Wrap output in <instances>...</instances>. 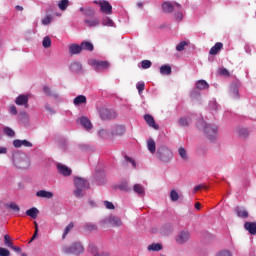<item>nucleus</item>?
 <instances>
[{
  "mask_svg": "<svg viewBox=\"0 0 256 256\" xmlns=\"http://www.w3.org/2000/svg\"><path fill=\"white\" fill-rule=\"evenodd\" d=\"M42 45L44 49H49V47H51V38H49V36H45L42 41Z\"/></svg>",
  "mask_w": 256,
  "mask_h": 256,
  "instance_id": "nucleus-42",
  "label": "nucleus"
},
{
  "mask_svg": "<svg viewBox=\"0 0 256 256\" xmlns=\"http://www.w3.org/2000/svg\"><path fill=\"white\" fill-rule=\"evenodd\" d=\"M209 109L212 111V113H215L216 111H219V105L217 104V100L212 99L209 102Z\"/></svg>",
  "mask_w": 256,
  "mask_h": 256,
  "instance_id": "nucleus-38",
  "label": "nucleus"
},
{
  "mask_svg": "<svg viewBox=\"0 0 256 256\" xmlns=\"http://www.w3.org/2000/svg\"><path fill=\"white\" fill-rule=\"evenodd\" d=\"M10 249H12L13 251H15L16 253H21V248L17 247V246H14L12 244V246H10Z\"/></svg>",
  "mask_w": 256,
  "mask_h": 256,
  "instance_id": "nucleus-62",
  "label": "nucleus"
},
{
  "mask_svg": "<svg viewBox=\"0 0 256 256\" xmlns=\"http://www.w3.org/2000/svg\"><path fill=\"white\" fill-rule=\"evenodd\" d=\"M238 133L241 137H247V135H249V131H247V129H240Z\"/></svg>",
  "mask_w": 256,
  "mask_h": 256,
  "instance_id": "nucleus-58",
  "label": "nucleus"
},
{
  "mask_svg": "<svg viewBox=\"0 0 256 256\" xmlns=\"http://www.w3.org/2000/svg\"><path fill=\"white\" fill-rule=\"evenodd\" d=\"M20 115L23 119H29V114H27V112H21Z\"/></svg>",
  "mask_w": 256,
  "mask_h": 256,
  "instance_id": "nucleus-64",
  "label": "nucleus"
},
{
  "mask_svg": "<svg viewBox=\"0 0 256 256\" xmlns=\"http://www.w3.org/2000/svg\"><path fill=\"white\" fill-rule=\"evenodd\" d=\"M103 203H104V206L106 207V209H110V210L115 209V205H113V202L104 201Z\"/></svg>",
  "mask_w": 256,
  "mask_h": 256,
  "instance_id": "nucleus-56",
  "label": "nucleus"
},
{
  "mask_svg": "<svg viewBox=\"0 0 256 256\" xmlns=\"http://www.w3.org/2000/svg\"><path fill=\"white\" fill-rule=\"evenodd\" d=\"M43 92L45 93V95H48V97H57V94L51 91V88L47 86L43 88Z\"/></svg>",
  "mask_w": 256,
  "mask_h": 256,
  "instance_id": "nucleus-44",
  "label": "nucleus"
},
{
  "mask_svg": "<svg viewBox=\"0 0 256 256\" xmlns=\"http://www.w3.org/2000/svg\"><path fill=\"white\" fill-rule=\"evenodd\" d=\"M235 213L240 217L241 219H247L249 217V212H247V209L244 207H236Z\"/></svg>",
  "mask_w": 256,
  "mask_h": 256,
  "instance_id": "nucleus-22",
  "label": "nucleus"
},
{
  "mask_svg": "<svg viewBox=\"0 0 256 256\" xmlns=\"http://www.w3.org/2000/svg\"><path fill=\"white\" fill-rule=\"evenodd\" d=\"M189 123H191V118L189 117H182L178 120V124L181 127H189Z\"/></svg>",
  "mask_w": 256,
  "mask_h": 256,
  "instance_id": "nucleus-36",
  "label": "nucleus"
},
{
  "mask_svg": "<svg viewBox=\"0 0 256 256\" xmlns=\"http://www.w3.org/2000/svg\"><path fill=\"white\" fill-rule=\"evenodd\" d=\"M12 161L16 169H29V166L31 165V161H29V157L26 156L25 153H21V152L14 153L12 156Z\"/></svg>",
  "mask_w": 256,
  "mask_h": 256,
  "instance_id": "nucleus-1",
  "label": "nucleus"
},
{
  "mask_svg": "<svg viewBox=\"0 0 256 256\" xmlns=\"http://www.w3.org/2000/svg\"><path fill=\"white\" fill-rule=\"evenodd\" d=\"M74 195L77 199H81L85 196V191L89 189V182L85 178L75 177L74 178Z\"/></svg>",
  "mask_w": 256,
  "mask_h": 256,
  "instance_id": "nucleus-2",
  "label": "nucleus"
},
{
  "mask_svg": "<svg viewBox=\"0 0 256 256\" xmlns=\"http://www.w3.org/2000/svg\"><path fill=\"white\" fill-rule=\"evenodd\" d=\"M161 75H171V66L169 65H162L160 67Z\"/></svg>",
  "mask_w": 256,
  "mask_h": 256,
  "instance_id": "nucleus-39",
  "label": "nucleus"
},
{
  "mask_svg": "<svg viewBox=\"0 0 256 256\" xmlns=\"http://www.w3.org/2000/svg\"><path fill=\"white\" fill-rule=\"evenodd\" d=\"M4 245H6V247H13V242L11 241V237L9 235H4Z\"/></svg>",
  "mask_w": 256,
  "mask_h": 256,
  "instance_id": "nucleus-45",
  "label": "nucleus"
},
{
  "mask_svg": "<svg viewBox=\"0 0 256 256\" xmlns=\"http://www.w3.org/2000/svg\"><path fill=\"white\" fill-rule=\"evenodd\" d=\"M198 127H203L204 133L210 141H215L217 139V133H219V127L215 124H207L205 121L201 120L198 122Z\"/></svg>",
  "mask_w": 256,
  "mask_h": 256,
  "instance_id": "nucleus-3",
  "label": "nucleus"
},
{
  "mask_svg": "<svg viewBox=\"0 0 256 256\" xmlns=\"http://www.w3.org/2000/svg\"><path fill=\"white\" fill-rule=\"evenodd\" d=\"M110 132L112 137H121L125 135V126L116 124L110 128Z\"/></svg>",
  "mask_w": 256,
  "mask_h": 256,
  "instance_id": "nucleus-8",
  "label": "nucleus"
},
{
  "mask_svg": "<svg viewBox=\"0 0 256 256\" xmlns=\"http://www.w3.org/2000/svg\"><path fill=\"white\" fill-rule=\"evenodd\" d=\"M147 149L152 154L155 155V152L157 151V146L155 144V140L153 138H149L147 140Z\"/></svg>",
  "mask_w": 256,
  "mask_h": 256,
  "instance_id": "nucleus-23",
  "label": "nucleus"
},
{
  "mask_svg": "<svg viewBox=\"0 0 256 256\" xmlns=\"http://www.w3.org/2000/svg\"><path fill=\"white\" fill-rule=\"evenodd\" d=\"M26 215L32 219H37V215H39V209L36 207L30 208L26 211Z\"/></svg>",
  "mask_w": 256,
  "mask_h": 256,
  "instance_id": "nucleus-31",
  "label": "nucleus"
},
{
  "mask_svg": "<svg viewBox=\"0 0 256 256\" xmlns=\"http://www.w3.org/2000/svg\"><path fill=\"white\" fill-rule=\"evenodd\" d=\"M52 21H53V16L52 15H46L42 19L41 23H42V25H51Z\"/></svg>",
  "mask_w": 256,
  "mask_h": 256,
  "instance_id": "nucleus-41",
  "label": "nucleus"
},
{
  "mask_svg": "<svg viewBox=\"0 0 256 256\" xmlns=\"http://www.w3.org/2000/svg\"><path fill=\"white\" fill-rule=\"evenodd\" d=\"M216 256H233V254H231V251L229 250H223L218 252Z\"/></svg>",
  "mask_w": 256,
  "mask_h": 256,
  "instance_id": "nucleus-54",
  "label": "nucleus"
},
{
  "mask_svg": "<svg viewBox=\"0 0 256 256\" xmlns=\"http://www.w3.org/2000/svg\"><path fill=\"white\" fill-rule=\"evenodd\" d=\"M106 223H110L112 227H121L123 225V222L121 221V218L111 215L108 218L105 219Z\"/></svg>",
  "mask_w": 256,
  "mask_h": 256,
  "instance_id": "nucleus-14",
  "label": "nucleus"
},
{
  "mask_svg": "<svg viewBox=\"0 0 256 256\" xmlns=\"http://www.w3.org/2000/svg\"><path fill=\"white\" fill-rule=\"evenodd\" d=\"M84 23L87 27H99L100 25L98 18H86Z\"/></svg>",
  "mask_w": 256,
  "mask_h": 256,
  "instance_id": "nucleus-24",
  "label": "nucleus"
},
{
  "mask_svg": "<svg viewBox=\"0 0 256 256\" xmlns=\"http://www.w3.org/2000/svg\"><path fill=\"white\" fill-rule=\"evenodd\" d=\"M137 90L139 95H141V93H143V91H145V82H138L136 84Z\"/></svg>",
  "mask_w": 256,
  "mask_h": 256,
  "instance_id": "nucleus-48",
  "label": "nucleus"
},
{
  "mask_svg": "<svg viewBox=\"0 0 256 256\" xmlns=\"http://www.w3.org/2000/svg\"><path fill=\"white\" fill-rule=\"evenodd\" d=\"M13 146L16 148V149H20V147H33V143H31L30 141L28 140H19V139H16L13 141Z\"/></svg>",
  "mask_w": 256,
  "mask_h": 256,
  "instance_id": "nucleus-16",
  "label": "nucleus"
},
{
  "mask_svg": "<svg viewBox=\"0 0 256 256\" xmlns=\"http://www.w3.org/2000/svg\"><path fill=\"white\" fill-rule=\"evenodd\" d=\"M170 199H171V201H178L179 200V193H177L175 190H171Z\"/></svg>",
  "mask_w": 256,
  "mask_h": 256,
  "instance_id": "nucleus-49",
  "label": "nucleus"
},
{
  "mask_svg": "<svg viewBox=\"0 0 256 256\" xmlns=\"http://www.w3.org/2000/svg\"><path fill=\"white\" fill-rule=\"evenodd\" d=\"M144 121L149 127H152V129L159 131V124L155 123V118H153L150 114L144 115Z\"/></svg>",
  "mask_w": 256,
  "mask_h": 256,
  "instance_id": "nucleus-15",
  "label": "nucleus"
},
{
  "mask_svg": "<svg viewBox=\"0 0 256 256\" xmlns=\"http://www.w3.org/2000/svg\"><path fill=\"white\" fill-rule=\"evenodd\" d=\"M15 103L19 105L20 107H29V96L25 94H20L15 99Z\"/></svg>",
  "mask_w": 256,
  "mask_h": 256,
  "instance_id": "nucleus-12",
  "label": "nucleus"
},
{
  "mask_svg": "<svg viewBox=\"0 0 256 256\" xmlns=\"http://www.w3.org/2000/svg\"><path fill=\"white\" fill-rule=\"evenodd\" d=\"M196 89H199L200 91L209 89V83H207V81L205 80H198L196 82Z\"/></svg>",
  "mask_w": 256,
  "mask_h": 256,
  "instance_id": "nucleus-32",
  "label": "nucleus"
},
{
  "mask_svg": "<svg viewBox=\"0 0 256 256\" xmlns=\"http://www.w3.org/2000/svg\"><path fill=\"white\" fill-rule=\"evenodd\" d=\"M156 156L163 163H169L173 159V151L165 146H161L157 149Z\"/></svg>",
  "mask_w": 256,
  "mask_h": 256,
  "instance_id": "nucleus-4",
  "label": "nucleus"
},
{
  "mask_svg": "<svg viewBox=\"0 0 256 256\" xmlns=\"http://www.w3.org/2000/svg\"><path fill=\"white\" fill-rule=\"evenodd\" d=\"M67 7H69V0L58 1V8L60 11H67Z\"/></svg>",
  "mask_w": 256,
  "mask_h": 256,
  "instance_id": "nucleus-37",
  "label": "nucleus"
},
{
  "mask_svg": "<svg viewBox=\"0 0 256 256\" xmlns=\"http://www.w3.org/2000/svg\"><path fill=\"white\" fill-rule=\"evenodd\" d=\"M9 113H10V115H17V113H18L17 107L15 105H10L9 106Z\"/></svg>",
  "mask_w": 256,
  "mask_h": 256,
  "instance_id": "nucleus-55",
  "label": "nucleus"
},
{
  "mask_svg": "<svg viewBox=\"0 0 256 256\" xmlns=\"http://www.w3.org/2000/svg\"><path fill=\"white\" fill-rule=\"evenodd\" d=\"M189 239H191V234H189L188 231H182L176 237V243H178V245H185Z\"/></svg>",
  "mask_w": 256,
  "mask_h": 256,
  "instance_id": "nucleus-10",
  "label": "nucleus"
},
{
  "mask_svg": "<svg viewBox=\"0 0 256 256\" xmlns=\"http://www.w3.org/2000/svg\"><path fill=\"white\" fill-rule=\"evenodd\" d=\"M152 63L149 60H143L141 62L142 69H149L151 67Z\"/></svg>",
  "mask_w": 256,
  "mask_h": 256,
  "instance_id": "nucleus-51",
  "label": "nucleus"
},
{
  "mask_svg": "<svg viewBox=\"0 0 256 256\" xmlns=\"http://www.w3.org/2000/svg\"><path fill=\"white\" fill-rule=\"evenodd\" d=\"M82 48L81 45L79 44H71L69 46V53L70 55H79V53H81Z\"/></svg>",
  "mask_w": 256,
  "mask_h": 256,
  "instance_id": "nucleus-25",
  "label": "nucleus"
},
{
  "mask_svg": "<svg viewBox=\"0 0 256 256\" xmlns=\"http://www.w3.org/2000/svg\"><path fill=\"white\" fill-rule=\"evenodd\" d=\"M0 256H11V252L3 247H0Z\"/></svg>",
  "mask_w": 256,
  "mask_h": 256,
  "instance_id": "nucleus-52",
  "label": "nucleus"
},
{
  "mask_svg": "<svg viewBox=\"0 0 256 256\" xmlns=\"http://www.w3.org/2000/svg\"><path fill=\"white\" fill-rule=\"evenodd\" d=\"M6 207H8L9 209H11L12 211H16V212H19V211H20L19 205H17L15 202L6 204Z\"/></svg>",
  "mask_w": 256,
  "mask_h": 256,
  "instance_id": "nucleus-47",
  "label": "nucleus"
},
{
  "mask_svg": "<svg viewBox=\"0 0 256 256\" xmlns=\"http://www.w3.org/2000/svg\"><path fill=\"white\" fill-rule=\"evenodd\" d=\"M36 197H39L40 199H53L54 194L51 191L39 190L36 192Z\"/></svg>",
  "mask_w": 256,
  "mask_h": 256,
  "instance_id": "nucleus-17",
  "label": "nucleus"
},
{
  "mask_svg": "<svg viewBox=\"0 0 256 256\" xmlns=\"http://www.w3.org/2000/svg\"><path fill=\"white\" fill-rule=\"evenodd\" d=\"M98 5L100 11L105 13V15H111V13H113V6H111L107 0L100 1Z\"/></svg>",
  "mask_w": 256,
  "mask_h": 256,
  "instance_id": "nucleus-9",
  "label": "nucleus"
},
{
  "mask_svg": "<svg viewBox=\"0 0 256 256\" xmlns=\"http://www.w3.org/2000/svg\"><path fill=\"white\" fill-rule=\"evenodd\" d=\"M125 161H127L128 163H131L132 167L136 168L137 164L135 163V160L129 156H125Z\"/></svg>",
  "mask_w": 256,
  "mask_h": 256,
  "instance_id": "nucleus-57",
  "label": "nucleus"
},
{
  "mask_svg": "<svg viewBox=\"0 0 256 256\" xmlns=\"http://www.w3.org/2000/svg\"><path fill=\"white\" fill-rule=\"evenodd\" d=\"M89 251L93 256H109L107 252L100 251L94 244L89 245Z\"/></svg>",
  "mask_w": 256,
  "mask_h": 256,
  "instance_id": "nucleus-18",
  "label": "nucleus"
},
{
  "mask_svg": "<svg viewBox=\"0 0 256 256\" xmlns=\"http://www.w3.org/2000/svg\"><path fill=\"white\" fill-rule=\"evenodd\" d=\"M220 75H225V76L229 75V70L225 69V68L221 69L220 70Z\"/></svg>",
  "mask_w": 256,
  "mask_h": 256,
  "instance_id": "nucleus-63",
  "label": "nucleus"
},
{
  "mask_svg": "<svg viewBox=\"0 0 256 256\" xmlns=\"http://www.w3.org/2000/svg\"><path fill=\"white\" fill-rule=\"evenodd\" d=\"M148 251H161L163 249V245L160 243H152L147 247Z\"/></svg>",
  "mask_w": 256,
  "mask_h": 256,
  "instance_id": "nucleus-34",
  "label": "nucleus"
},
{
  "mask_svg": "<svg viewBox=\"0 0 256 256\" xmlns=\"http://www.w3.org/2000/svg\"><path fill=\"white\" fill-rule=\"evenodd\" d=\"M101 23H102L103 27H116L115 22L107 16L102 18Z\"/></svg>",
  "mask_w": 256,
  "mask_h": 256,
  "instance_id": "nucleus-33",
  "label": "nucleus"
},
{
  "mask_svg": "<svg viewBox=\"0 0 256 256\" xmlns=\"http://www.w3.org/2000/svg\"><path fill=\"white\" fill-rule=\"evenodd\" d=\"M69 69H70L71 73L77 74V73H81V71H83V66L80 64V62L74 61V62L70 63Z\"/></svg>",
  "mask_w": 256,
  "mask_h": 256,
  "instance_id": "nucleus-19",
  "label": "nucleus"
},
{
  "mask_svg": "<svg viewBox=\"0 0 256 256\" xmlns=\"http://www.w3.org/2000/svg\"><path fill=\"white\" fill-rule=\"evenodd\" d=\"M201 189H205V185L200 184V185L196 186V187L193 189V193H197V191H199V190H201Z\"/></svg>",
  "mask_w": 256,
  "mask_h": 256,
  "instance_id": "nucleus-60",
  "label": "nucleus"
},
{
  "mask_svg": "<svg viewBox=\"0 0 256 256\" xmlns=\"http://www.w3.org/2000/svg\"><path fill=\"white\" fill-rule=\"evenodd\" d=\"M80 46L82 48V51H83V49H84V51H93V49H94L93 43L88 42V41L82 42L80 44Z\"/></svg>",
  "mask_w": 256,
  "mask_h": 256,
  "instance_id": "nucleus-35",
  "label": "nucleus"
},
{
  "mask_svg": "<svg viewBox=\"0 0 256 256\" xmlns=\"http://www.w3.org/2000/svg\"><path fill=\"white\" fill-rule=\"evenodd\" d=\"M99 115L103 121H107L109 119H115L117 117V112L113 109L102 107L99 111Z\"/></svg>",
  "mask_w": 256,
  "mask_h": 256,
  "instance_id": "nucleus-6",
  "label": "nucleus"
},
{
  "mask_svg": "<svg viewBox=\"0 0 256 256\" xmlns=\"http://www.w3.org/2000/svg\"><path fill=\"white\" fill-rule=\"evenodd\" d=\"M3 133L6 134L7 137H15V131L9 126L3 128Z\"/></svg>",
  "mask_w": 256,
  "mask_h": 256,
  "instance_id": "nucleus-40",
  "label": "nucleus"
},
{
  "mask_svg": "<svg viewBox=\"0 0 256 256\" xmlns=\"http://www.w3.org/2000/svg\"><path fill=\"white\" fill-rule=\"evenodd\" d=\"M231 95L233 99H239V90L235 87L231 89Z\"/></svg>",
  "mask_w": 256,
  "mask_h": 256,
  "instance_id": "nucleus-53",
  "label": "nucleus"
},
{
  "mask_svg": "<svg viewBox=\"0 0 256 256\" xmlns=\"http://www.w3.org/2000/svg\"><path fill=\"white\" fill-rule=\"evenodd\" d=\"M244 229L248 231L250 235H256V222H245Z\"/></svg>",
  "mask_w": 256,
  "mask_h": 256,
  "instance_id": "nucleus-20",
  "label": "nucleus"
},
{
  "mask_svg": "<svg viewBox=\"0 0 256 256\" xmlns=\"http://www.w3.org/2000/svg\"><path fill=\"white\" fill-rule=\"evenodd\" d=\"M77 123H80L81 127L85 129L86 131H91L93 129V124L91 123V120L89 118L82 116L78 118Z\"/></svg>",
  "mask_w": 256,
  "mask_h": 256,
  "instance_id": "nucleus-11",
  "label": "nucleus"
},
{
  "mask_svg": "<svg viewBox=\"0 0 256 256\" xmlns=\"http://www.w3.org/2000/svg\"><path fill=\"white\" fill-rule=\"evenodd\" d=\"M63 252L68 255H81V253L85 252V247H83L81 242H75L71 246H65Z\"/></svg>",
  "mask_w": 256,
  "mask_h": 256,
  "instance_id": "nucleus-5",
  "label": "nucleus"
},
{
  "mask_svg": "<svg viewBox=\"0 0 256 256\" xmlns=\"http://www.w3.org/2000/svg\"><path fill=\"white\" fill-rule=\"evenodd\" d=\"M134 192L137 193L139 197H144L145 196V187L141 184H135L134 187Z\"/></svg>",
  "mask_w": 256,
  "mask_h": 256,
  "instance_id": "nucleus-28",
  "label": "nucleus"
},
{
  "mask_svg": "<svg viewBox=\"0 0 256 256\" xmlns=\"http://www.w3.org/2000/svg\"><path fill=\"white\" fill-rule=\"evenodd\" d=\"M175 9H177V12L174 13L176 21H183V7H181V4L175 3Z\"/></svg>",
  "mask_w": 256,
  "mask_h": 256,
  "instance_id": "nucleus-21",
  "label": "nucleus"
},
{
  "mask_svg": "<svg viewBox=\"0 0 256 256\" xmlns=\"http://www.w3.org/2000/svg\"><path fill=\"white\" fill-rule=\"evenodd\" d=\"M71 229H73V223H70L64 230V233L62 235V239H65V237H67V235H69V231H71Z\"/></svg>",
  "mask_w": 256,
  "mask_h": 256,
  "instance_id": "nucleus-50",
  "label": "nucleus"
},
{
  "mask_svg": "<svg viewBox=\"0 0 256 256\" xmlns=\"http://www.w3.org/2000/svg\"><path fill=\"white\" fill-rule=\"evenodd\" d=\"M162 9L164 13H173V10L175 9V3L173 5L171 2H164L162 3Z\"/></svg>",
  "mask_w": 256,
  "mask_h": 256,
  "instance_id": "nucleus-27",
  "label": "nucleus"
},
{
  "mask_svg": "<svg viewBox=\"0 0 256 256\" xmlns=\"http://www.w3.org/2000/svg\"><path fill=\"white\" fill-rule=\"evenodd\" d=\"M178 153H179L181 159H184L185 161H187V150H185V148L180 147L178 149Z\"/></svg>",
  "mask_w": 256,
  "mask_h": 256,
  "instance_id": "nucleus-46",
  "label": "nucleus"
},
{
  "mask_svg": "<svg viewBox=\"0 0 256 256\" xmlns=\"http://www.w3.org/2000/svg\"><path fill=\"white\" fill-rule=\"evenodd\" d=\"M90 65L96 69V71H103V69H109V62L103 60H91Z\"/></svg>",
  "mask_w": 256,
  "mask_h": 256,
  "instance_id": "nucleus-7",
  "label": "nucleus"
},
{
  "mask_svg": "<svg viewBox=\"0 0 256 256\" xmlns=\"http://www.w3.org/2000/svg\"><path fill=\"white\" fill-rule=\"evenodd\" d=\"M189 45L187 41H182L176 46V51H185V48Z\"/></svg>",
  "mask_w": 256,
  "mask_h": 256,
  "instance_id": "nucleus-43",
  "label": "nucleus"
},
{
  "mask_svg": "<svg viewBox=\"0 0 256 256\" xmlns=\"http://www.w3.org/2000/svg\"><path fill=\"white\" fill-rule=\"evenodd\" d=\"M98 135L99 137H101V139H109V137H112L111 135V128H102L98 131Z\"/></svg>",
  "mask_w": 256,
  "mask_h": 256,
  "instance_id": "nucleus-26",
  "label": "nucleus"
},
{
  "mask_svg": "<svg viewBox=\"0 0 256 256\" xmlns=\"http://www.w3.org/2000/svg\"><path fill=\"white\" fill-rule=\"evenodd\" d=\"M223 49V43L217 42L209 51L210 55H217Z\"/></svg>",
  "mask_w": 256,
  "mask_h": 256,
  "instance_id": "nucleus-29",
  "label": "nucleus"
},
{
  "mask_svg": "<svg viewBox=\"0 0 256 256\" xmlns=\"http://www.w3.org/2000/svg\"><path fill=\"white\" fill-rule=\"evenodd\" d=\"M46 111H48V113H50V115H55V110L53 108H51V106H49L48 104L45 106Z\"/></svg>",
  "mask_w": 256,
  "mask_h": 256,
  "instance_id": "nucleus-59",
  "label": "nucleus"
},
{
  "mask_svg": "<svg viewBox=\"0 0 256 256\" xmlns=\"http://www.w3.org/2000/svg\"><path fill=\"white\" fill-rule=\"evenodd\" d=\"M74 105L79 106L87 103V97L85 95H79L73 100Z\"/></svg>",
  "mask_w": 256,
  "mask_h": 256,
  "instance_id": "nucleus-30",
  "label": "nucleus"
},
{
  "mask_svg": "<svg viewBox=\"0 0 256 256\" xmlns=\"http://www.w3.org/2000/svg\"><path fill=\"white\" fill-rule=\"evenodd\" d=\"M57 170H58V173H60V175H63V177H69L71 176V173H72L71 168L61 163L57 164Z\"/></svg>",
  "mask_w": 256,
  "mask_h": 256,
  "instance_id": "nucleus-13",
  "label": "nucleus"
},
{
  "mask_svg": "<svg viewBox=\"0 0 256 256\" xmlns=\"http://www.w3.org/2000/svg\"><path fill=\"white\" fill-rule=\"evenodd\" d=\"M0 155H7V147L0 146Z\"/></svg>",
  "mask_w": 256,
  "mask_h": 256,
  "instance_id": "nucleus-61",
  "label": "nucleus"
}]
</instances>
